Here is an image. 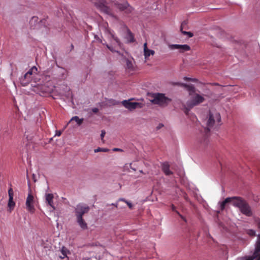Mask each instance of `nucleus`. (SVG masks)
<instances>
[{"label":"nucleus","instance_id":"15","mask_svg":"<svg viewBox=\"0 0 260 260\" xmlns=\"http://www.w3.org/2000/svg\"><path fill=\"white\" fill-rule=\"evenodd\" d=\"M77 221L78 224L82 230H84L87 229V224L83 219V217H81V216H80V217H77Z\"/></svg>","mask_w":260,"mask_h":260},{"label":"nucleus","instance_id":"17","mask_svg":"<svg viewBox=\"0 0 260 260\" xmlns=\"http://www.w3.org/2000/svg\"><path fill=\"white\" fill-rule=\"evenodd\" d=\"M76 18L74 16L72 12H68L66 13V22H70L71 23H75Z\"/></svg>","mask_w":260,"mask_h":260},{"label":"nucleus","instance_id":"40","mask_svg":"<svg viewBox=\"0 0 260 260\" xmlns=\"http://www.w3.org/2000/svg\"><path fill=\"white\" fill-rule=\"evenodd\" d=\"M163 126H164V125H163V124H159L158 125V127H157V128H158V129H159V128H160L161 127H162Z\"/></svg>","mask_w":260,"mask_h":260},{"label":"nucleus","instance_id":"18","mask_svg":"<svg viewBox=\"0 0 260 260\" xmlns=\"http://www.w3.org/2000/svg\"><path fill=\"white\" fill-rule=\"evenodd\" d=\"M126 68L129 70V71H133L135 70V66L133 61L129 59L126 60Z\"/></svg>","mask_w":260,"mask_h":260},{"label":"nucleus","instance_id":"43","mask_svg":"<svg viewBox=\"0 0 260 260\" xmlns=\"http://www.w3.org/2000/svg\"><path fill=\"white\" fill-rule=\"evenodd\" d=\"M71 50H72V49L74 48V46H73V44H71Z\"/></svg>","mask_w":260,"mask_h":260},{"label":"nucleus","instance_id":"26","mask_svg":"<svg viewBox=\"0 0 260 260\" xmlns=\"http://www.w3.org/2000/svg\"><path fill=\"white\" fill-rule=\"evenodd\" d=\"M119 201L125 202L127 205L129 209H132L133 208V204L129 202H128L127 201L125 200L124 199L121 198L119 200Z\"/></svg>","mask_w":260,"mask_h":260},{"label":"nucleus","instance_id":"42","mask_svg":"<svg viewBox=\"0 0 260 260\" xmlns=\"http://www.w3.org/2000/svg\"><path fill=\"white\" fill-rule=\"evenodd\" d=\"M70 253L69 251H68V250H67L66 249V258H68V256H67V254H68V253Z\"/></svg>","mask_w":260,"mask_h":260},{"label":"nucleus","instance_id":"20","mask_svg":"<svg viewBox=\"0 0 260 260\" xmlns=\"http://www.w3.org/2000/svg\"><path fill=\"white\" fill-rule=\"evenodd\" d=\"M185 24H186V23L185 22H183V23H182L181 25L180 30L183 34L187 35L189 38H191L193 36V34L192 32H189V31H183V30H182L183 26Z\"/></svg>","mask_w":260,"mask_h":260},{"label":"nucleus","instance_id":"44","mask_svg":"<svg viewBox=\"0 0 260 260\" xmlns=\"http://www.w3.org/2000/svg\"><path fill=\"white\" fill-rule=\"evenodd\" d=\"M259 259H260V257L259 258V259H258V260H259Z\"/></svg>","mask_w":260,"mask_h":260},{"label":"nucleus","instance_id":"35","mask_svg":"<svg viewBox=\"0 0 260 260\" xmlns=\"http://www.w3.org/2000/svg\"><path fill=\"white\" fill-rule=\"evenodd\" d=\"M113 151H122L123 150L120 148H115L113 149Z\"/></svg>","mask_w":260,"mask_h":260},{"label":"nucleus","instance_id":"30","mask_svg":"<svg viewBox=\"0 0 260 260\" xmlns=\"http://www.w3.org/2000/svg\"><path fill=\"white\" fill-rule=\"evenodd\" d=\"M253 257L252 256H249V257H240L238 259V260H253Z\"/></svg>","mask_w":260,"mask_h":260},{"label":"nucleus","instance_id":"24","mask_svg":"<svg viewBox=\"0 0 260 260\" xmlns=\"http://www.w3.org/2000/svg\"><path fill=\"white\" fill-rule=\"evenodd\" d=\"M71 120L75 121L77 123L78 125H80L83 121V119H80L78 116H75L72 118Z\"/></svg>","mask_w":260,"mask_h":260},{"label":"nucleus","instance_id":"33","mask_svg":"<svg viewBox=\"0 0 260 260\" xmlns=\"http://www.w3.org/2000/svg\"><path fill=\"white\" fill-rule=\"evenodd\" d=\"M177 213L179 215V216L185 221L186 222V220L185 219V218L183 216H182L178 211H176Z\"/></svg>","mask_w":260,"mask_h":260},{"label":"nucleus","instance_id":"39","mask_svg":"<svg viewBox=\"0 0 260 260\" xmlns=\"http://www.w3.org/2000/svg\"><path fill=\"white\" fill-rule=\"evenodd\" d=\"M32 179H33L34 182L36 181L37 179L36 178V176L34 174H32Z\"/></svg>","mask_w":260,"mask_h":260},{"label":"nucleus","instance_id":"10","mask_svg":"<svg viewBox=\"0 0 260 260\" xmlns=\"http://www.w3.org/2000/svg\"><path fill=\"white\" fill-rule=\"evenodd\" d=\"M169 47L171 49H180V52H183L184 51H189L190 49V47L188 45H178V44H172L169 46Z\"/></svg>","mask_w":260,"mask_h":260},{"label":"nucleus","instance_id":"9","mask_svg":"<svg viewBox=\"0 0 260 260\" xmlns=\"http://www.w3.org/2000/svg\"><path fill=\"white\" fill-rule=\"evenodd\" d=\"M9 194V201L8 207L9 208L10 211L11 212L14 209L15 206V203L13 201V190L12 188H10L8 190Z\"/></svg>","mask_w":260,"mask_h":260},{"label":"nucleus","instance_id":"5","mask_svg":"<svg viewBox=\"0 0 260 260\" xmlns=\"http://www.w3.org/2000/svg\"><path fill=\"white\" fill-rule=\"evenodd\" d=\"M46 20L44 19L39 20L37 16H33L29 21V24L31 28L33 29H39L43 26H46Z\"/></svg>","mask_w":260,"mask_h":260},{"label":"nucleus","instance_id":"38","mask_svg":"<svg viewBox=\"0 0 260 260\" xmlns=\"http://www.w3.org/2000/svg\"><path fill=\"white\" fill-rule=\"evenodd\" d=\"M92 111L94 112V113H97L98 111H99V110L98 108H93L92 109Z\"/></svg>","mask_w":260,"mask_h":260},{"label":"nucleus","instance_id":"7","mask_svg":"<svg viewBox=\"0 0 260 260\" xmlns=\"http://www.w3.org/2000/svg\"><path fill=\"white\" fill-rule=\"evenodd\" d=\"M34 204V197L30 192V193H28V196L26 198L25 205L27 210L31 213H33L35 211V209Z\"/></svg>","mask_w":260,"mask_h":260},{"label":"nucleus","instance_id":"19","mask_svg":"<svg viewBox=\"0 0 260 260\" xmlns=\"http://www.w3.org/2000/svg\"><path fill=\"white\" fill-rule=\"evenodd\" d=\"M260 252V234L257 236V240L255 243L254 253L257 254Z\"/></svg>","mask_w":260,"mask_h":260},{"label":"nucleus","instance_id":"1","mask_svg":"<svg viewBox=\"0 0 260 260\" xmlns=\"http://www.w3.org/2000/svg\"><path fill=\"white\" fill-rule=\"evenodd\" d=\"M232 203V204L239 209L241 212L247 216H252V212L250 207L248 204L242 198L233 197L226 198L220 203V210H223L226 204Z\"/></svg>","mask_w":260,"mask_h":260},{"label":"nucleus","instance_id":"3","mask_svg":"<svg viewBox=\"0 0 260 260\" xmlns=\"http://www.w3.org/2000/svg\"><path fill=\"white\" fill-rule=\"evenodd\" d=\"M220 115L219 113L216 112L215 113L213 114L210 112L209 118L207 123V127L203 128V135L205 137L204 139V142H205L207 137L208 136V134H209L210 131V128L214 125L216 121L219 122L220 121Z\"/></svg>","mask_w":260,"mask_h":260},{"label":"nucleus","instance_id":"2","mask_svg":"<svg viewBox=\"0 0 260 260\" xmlns=\"http://www.w3.org/2000/svg\"><path fill=\"white\" fill-rule=\"evenodd\" d=\"M205 101L204 98L198 94L195 93L190 100H188L186 103L183 105L184 112L186 114H188V112L191 109L200 104L203 103Z\"/></svg>","mask_w":260,"mask_h":260},{"label":"nucleus","instance_id":"32","mask_svg":"<svg viewBox=\"0 0 260 260\" xmlns=\"http://www.w3.org/2000/svg\"><path fill=\"white\" fill-rule=\"evenodd\" d=\"M105 134H106V132L104 131H102L101 134V137L102 140L103 139Z\"/></svg>","mask_w":260,"mask_h":260},{"label":"nucleus","instance_id":"23","mask_svg":"<svg viewBox=\"0 0 260 260\" xmlns=\"http://www.w3.org/2000/svg\"><path fill=\"white\" fill-rule=\"evenodd\" d=\"M110 35L112 38L116 42L117 45L120 48L121 47L122 44L119 39L117 37H115L113 34L111 33Z\"/></svg>","mask_w":260,"mask_h":260},{"label":"nucleus","instance_id":"31","mask_svg":"<svg viewBox=\"0 0 260 260\" xmlns=\"http://www.w3.org/2000/svg\"><path fill=\"white\" fill-rule=\"evenodd\" d=\"M184 79L185 81H193V82H196L197 81V80L196 79H192V78H188V77H184Z\"/></svg>","mask_w":260,"mask_h":260},{"label":"nucleus","instance_id":"4","mask_svg":"<svg viewBox=\"0 0 260 260\" xmlns=\"http://www.w3.org/2000/svg\"><path fill=\"white\" fill-rule=\"evenodd\" d=\"M171 100L165 96L162 93H156L153 95V99L151 101L154 104L158 105L160 106H166L168 105Z\"/></svg>","mask_w":260,"mask_h":260},{"label":"nucleus","instance_id":"36","mask_svg":"<svg viewBox=\"0 0 260 260\" xmlns=\"http://www.w3.org/2000/svg\"><path fill=\"white\" fill-rule=\"evenodd\" d=\"M61 134V131H56L55 136H60Z\"/></svg>","mask_w":260,"mask_h":260},{"label":"nucleus","instance_id":"21","mask_svg":"<svg viewBox=\"0 0 260 260\" xmlns=\"http://www.w3.org/2000/svg\"><path fill=\"white\" fill-rule=\"evenodd\" d=\"M127 40H128L129 42L133 43L135 41L134 37L132 33V32L130 31V30H127Z\"/></svg>","mask_w":260,"mask_h":260},{"label":"nucleus","instance_id":"34","mask_svg":"<svg viewBox=\"0 0 260 260\" xmlns=\"http://www.w3.org/2000/svg\"><path fill=\"white\" fill-rule=\"evenodd\" d=\"M183 197H184V199H185L186 201H189L188 197L187 195L185 193H184V196H183Z\"/></svg>","mask_w":260,"mask_h":260},{"label":"nucleus","instance_id":"25","mask_svg":"<svg viewBox=\"0 0 260 260\" xmlns=\"http://www.w3.org/2000/svg\"><path fill=\"white\" fill-rule=\"evenodd\" d=\"M109 149L107 148H103L98 147V148L94 150V152L95 153L99 152H108Z\"/></svg>","mask_w":260,"mask_h":260},{"label":"nucleus","instance_id":"27","mask_svg":"<svg viewBox=\"0 0 260 260\" xmlns=\"http://www.w3.org/2000/svg\"><path fill=\"white\" fill-rule=\"evenodd\" d=\"M106 46L111 52H117V53L120 54L119 52L113 47L109 46L108 44H106Z\"/></svg>","mask_w":260,"mask_h":260},{"label":"nucleus","instance_id":"29","mask_svg":"<svg viewBox=\"0 0 260 260\" xmlns=\"http://www.w3.org/2000/svg\"><path fill=\"white\" fill-rule=\"evenodd\" d=\"M61 251L62 256V255L59 256V258L61 259H63L65 257V249H64V246L62 247Z\"/></svg>","mask_w":260,"mask_h":260},{"label":"nucleus","instance_id":"22","mask_svg":"<svg viewBox=\"0 0 260 260\" xmlns=\"http://www.w3.org/2000/svg\"><path fill=\"white\" fill-rule=\"evenodd\" d=\"M37 68L35 66H34L25 74L27 75L29 77H31V76L32 74V73H36L37 72Z\"/></svg>","mask_w":260,"mask_h":260},{"label":"nucleus","instance_id":"13","mask_svg":"<svg viewBox=\"0 0 260 260\" xmlns=\"http://www.w3.org/2000/svg\"><path fill=\"white\" fill-rule=\"evenodd\" d=\"M161 169L166 175L169 176L173 174V172L170 170V165L168 162L162 164Z\"/></svg>","mask_w":260,"mask_h":260},{"label":"nucleus","instance_id":"12","mask_svg":"<svg viewBox=\"0 0 260 260\" xmlns=\"http://www.w3.org/2000/svg\"><path fill=\"white\" fill-rule=\"evenodd\" d=\"M175 85H178L184 87L189 92V95H191L192 93L195 92V88L192 85H188L185 83H176Z\"/></svg>","mask_w":260,"mask_h":260},{"label":"nucleus","instance_id":"14","mask_svg":"<svg viewBox=\"0 0 260 260\" xmlns=\"http://www.w3.org/2000/svg\"><path fill=\"white\" fill-rule=\"evenodd\" d=\"M31 80V77L26 74L19 79L20 84L24 86L27 85Z\"/></svg>","mask_w":260,"mask_h":260},{"label":"nucleus","instance_id":"41","mask_svg":"<svg viewBox=\"0 0 260 260\" xmlns=\"http://www.w3.org/2000/svg\"><path fill=\"white\" fill-rule=\"evenodd\" d=\"M175 209H176L175 207L173 205H172V210L175 211Z\"/></svg>","mask_w":260,"mask_h":260},{"label":"nucleus","instance_id":"6","mask_svg":"<svg viewBox=\"0 0 260 260\" xmlns=\"http://www.w3.org/2000/svg\"><path fill=\"white\" fill-rule=\"evenodd\" d=\"M123 106L129 110H133L137 108H141L144 106L142 103L131 102L130 100H124L122 102Z\"/></svg>","mask_w":260,"mask_h":260},{"label":"nucleus","instance_id":"28","mask_svg":"<svg viewBox=\"0 0 260 260\" xmlns=\"http://www.w3.org/2000/svg\"><path fill=\"white\" fill-rule=\"evenodd\" d=\"M247 233L250 236H254L255 235V232L253 230H248Z\"/></svg>","mask_w":260,"mask_h":260},{"label":"nucleus","instance_id":"11","mask_svg":"<svg viewBox=\"0 0 260 260\" xmlns=\"http://www.w3.org/2000/svg\"><path fill=\"white\" fill-rule=\"evenodd\" d=\"M155 54V51L153 50L149 49L147 48V43L144 44V55L145 58L147 59L151 55H153Z\"/></svg>","mask_w":260,"mask_h":260},{"label":"nucleus","instance_id":"37","mask_svg":"<svg viewBox=\"0 0 260 260\" xmlns=\"http://www.w3.org/2000/svg\"><path fill=\"white\" fill-rule=\"evenodd\" d=\"M256 223H257L258 228L260 230V219L257 220Z\"/></svg>","mask_w":260,"mask_h":260},{"label":"nucleus","instance_id":"8","mask_svg":"<svg viewBox=\"0 0 260 260\" xmlns=\"http://www.w3.org/2000/svg\"><path fill=\"white\" fill-rule=\"evenodd\" d=\"M89 211V206L86 205L79 204L77 205L75 210L76 217H80V216L82 217L85 213H88Z\"/></svg>","mask_w":260,"mask_h":260},{"label":"nucleus","instance_id":"16","mask_svg":"<svg viewBox=\"0 0 260 260\" xmlns=\"http://www.w3.org/2000/svg\"><path fill=\"white\" fill-rule=\"evenodd\" d=\"M53 195L52 193H46L45 195L46 203L54 209L53 203Z\"/></svg>","mask_w":260,"mask_h":260}]
</instances>
